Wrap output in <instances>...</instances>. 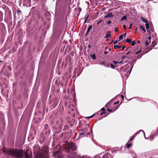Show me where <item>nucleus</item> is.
Wrapping results in <instances>:
<instances>
[{
    "label": "nucleus",
    "mask_w": 158,
    "mask_h": 158,
    "mask_svg": "<svg viewBox=\"0 0 158 158\" xmlns=\"http://www.w3.org/2000/svg\"><path fill=\"white\" fill-rule=\"evenodd\" d=\"M49 157L48 150L45 146L37 151L35 156L36 158H48Z\"/></svg>",
    "instance_id": "nucleus-1"
},
{
    "label": "nucleus",
    "mask_w": 158,
    "mask_h": 158,
    "mask_svg": "<svg viewBox=\"0 0 158 158\" xmlns=\"http://www.w3.org/2000/svg\"><path fill=\"white\" fill-rule=\"evenodd\" d=\"M9 156L11 155L15 158H23V150L15 149L14 150H10L8 151Z\"/></svg>",
    "instance_id": "nucleus-2"
},
{
    "label": "nucleus",
    "mask_w": 158,
    "mask_h": 158,
    "mask_svg": "<svg viewBox=\"0 0 158 158\" xmlns=\"http://www.w3.org/2000/svg\"><path fill=\"white\" fill-rule=\"evenodd\" d=\"M65 147L67 151L71 153L73 151L76 150L77 149L75 144L71 142H67L66 144Z\"/></svg>",
    "instance_id": "nucleus-3"
},
{
    "label": "nucleus",
    "mask_w": 158,
    "mask_h": 158,
    "mask_svg": "<svg viewBox=\"0 0 158 158\" xmlns=\"http://www.w3.org/2000/svg\"><path fill=\"white\" fill-rule=\"evenodd\" d=\"M24 158H32V154L31 150L28 149L24 152Z\"/></svg>",
    "instance_id": "nucleus-4"
},
{
    "label": "nucleus",
    "mask_w": 158,
    "mask_h": 158,
    "mask_svg": "<svg viewBox=\"0 0 158 158\" xmlns=\"http://www.w3.org/2000/svg\"><path fill=\"white\" fill-rule=\"evenodd\" d=\"M62 119L61 118H53L52 120L50 121V123L52 124H54L56 125H57L59 123H62Z\"/></svg>",
    "instance_id": "nucleus-5"
},
{
    "label": "nucleus",
    "mask_w": 158,
    "mask_h": 158,
    "mask_svg": "<svg viewBox=\"0 0 158 158\" xmlns=\"http://www.w3.org/2000/svg\"><path fill=\"white\" fill-rule=\"evenodd\" d=\"M59 102V101L57 98H55L52 101V108H55Z\"/></svg>",
    "instance_id": "nucleus-6"
},
{
    "label": "nucleus",
    "mask_w": 158,
    "mask_h": 158,
    "mask_svg": "<svg viewBox=\"0 0 158 158\" xmlns=\"http://www.w3.org/2000/svg\"><path fill=\"white\" fill-rule=\"evenodd\" d=\"M141 131H142L144 135H145V133L144 131L142 130H140L139 131H138L129 140L128 142H129L130 141H132V140L134 139V138L138 134L139 132H140Z\"/></svg>",
    "instance_id": "nucleus-7"
},
{
    "label": "nucleus",
    "mask_w": 158,
    "mask_h": 158,
    "mask_svg": "<svg viewBox=\"0 0 158 158\" xmlns=\"http://www.w3.org/2000/svg\"><path fill=\"white\" fill-rule=\"evenodd\" d=\"M86 3L89 5L93 6H94L95 5H96V3L94 2V1H89V2H86Z\"/></svg>",
    "instance_id": "nucleus-8"
},
{
    "label": "nucleus",
    "mask_w": 158,
    "mask_h": 158,
    "mask_svg": "<svg viewBox=\"0 0 158 158\" xmlns=\"http://www.w3.org/2000/svg\"><path fill=\"white\" fill-rule=\"evenodd\" d=\"M25 3H26V6L27 7H31V1H23Z\"/></svg>",
    "instance_id": "nucleus-9"
},
{
    "label": "nucleus",
    "mask_w": 158,
    "mask_h": 158,
    "mask_svg": "<svg viewBox=\"0 0 158 158\" xmlns=\"http://www.w3.org/2000/svg\"><path fill=\"white\" fill-rule=\"evenodd\" d=\"M119 105H118L117 106H116L114 109V110H111L109 109H107V111L108 112H113L114 111H115L116 110H117V109L119 107Z\"/></svg>",
    "instance_id": "nucleus-10"
},
{
    "label": "nucleus",
    "mask_w": 158,
    "mask_h": 158,
    "mask_svg": "<svg viewBox=\"0 0 158 158\" xmlns=\"http://www.w3.org/2000/svg\"><path fill=\"white\" fill-rule=\"evenodd\" d=\"M157 44V43L156 42V41H153L152 42V44H151V46H152V48H151L149 50H152V48H154L155 47V46Z\"/></svg>",
    "instance_id": "nucleus-11"
},
{
    "label": "nucleus",
    "mask_w": 158,
    "mask_h": 158,
    "mask_svg": "<svg viewBox=\"0 0 158 158\" xmlns=\"http://www.w3.org/2000/svg\"><path fill=\"white\" fill-rule=\"evenodd\" d=\"M101 65H103L104 66L106 67H109V65L107 64H106L105 61H103L100 64Z\"/></svg>",
    "instance_id": "nucleus-12"
},
{
    "label": "nucleus",
    "mask_w": 158,
    "mask_h": 158,
    "mask_svg": "<svg viewBox=\"0 0 158 158\" xmlns=\"http://www.w3.org/2000/svg\"><path fill=\"white\" fill-rule=\"evenodd\" d=\"M145 25L146 26V28L147 30V31L149 33V35H150V31L148 30V29L149 28V24L148 23H145Z\"/></svg>",
    "instance_id": "nucleus-13"
},
{
    "label": "nucleus",
    "mask_w": 158,
    "mask_h": 158,
    "mask_svg": "<svg viewBox=\"0 0 158 158\" xmlns=\"http://www.w3.org/2000/svg\"><path fill=\"white\" fill-rule=\"evenodd\" d=\"M114 16V15H113L112 13H109L106 16H105V18H107L108 17H112Z\"/></svg>",
    "instance_id": "nucleus-14"
},
{
    "label": "nucleus",
    "mask_w": 158,
    "mask_h": 158,
    "mask_svg": "<svg viewBox=\"0 0 158 158\" xmlns=\"http://www.w3.org/2000/svg\"><path fill=\"white\" fill-rule=\"evenodd\" d=\"M141 19L143 22L145 23H148V20L146 19L143 17H141Z\"/></svg>",
    "instance_id": "nucleus-15"
},
{
    "label": "nucleus",
    "mask_w": 158,
    "mask_h": 158,
    "mask_svg": "<svg viewBox=\"0 0 158 158\" xmlns=\"http://www.w3.org/2000/svg\"><path fill=\"white\" fill-rule=\"evenodd\" d=\"M108 32H109L110 33H107V34H106V35L105 36V38H109L111 36V34H110V32H110V31Z\"/></svg>",
    "instance_id": "nucleus-16"
},
{
    "label": "nucleus",
    "mask_w": 158,
    "mask_h": 158,
    "mask_svg": "<svg viewBox=\"0 0 158 158\" xmlns=\"http://www.w3.org/2000/svg\"><path fill=\"white\" fill-rule=\"evenodd\" d=\"M106 114V115L104 116V117H105L107 116L109 114V113H106V111H104V112H103L101 113L100 114V116H102L103 115V114Z\"/></svg>",
    "instance_id": "nucleus-17"
},
{
    "label": "nucleus",
    "mask_w": 158,
    "mask_h": 158,
    "mask_svg": "<svg viewBox=\"0 0 158 158\" xmlns=\"http://www.w3.org/2000/svg\"><path fill=\"white\" fill-rule=\"evenodd\" d=\"M129 142H127V143L126 144V145L127 146L126 147L128 148H129L131 146L132 144L131 143H129Z\"/></svg>",
    "instance_id": "nucleus-18"
},
{
    "label": "nucleus",
    "mask_w": 158,
    "mask_h": 158,
    "mask_svg": "<svg viewBox=\"0 0 158 158\" xmlns=\"http://www.w3.org/2000/svg\"><path fill=\"white\" fill-rule=\"evenodd\" d=\"M2 13L1 11H0V21L2 20Z\"/></svg>",
    "instance_id": "nucleus-19"
},
{
    "label": "nucleus",
    "mask_w": 158,
    "mask_h": 158,
    "mask_svg": "<svg viewBox=\"0 0 158 158\" xmlns=\"http://www.w3.org/2000/svg\"><path fill=\"white\" fill-rule=\"evenodd\" d=\"M127 16L126 15H125L123 16L121 19L120 20L121 21L123 20H127Z\"/></svg>",
    "instance_id": "nucleus-20"
},
{
    "label": "nucleus",
    "mask_w": 158,
    "mask_h": 158,
    "mask_svg": "<svg viewBox=\"0 0 158 158\" xmlns=\"http://www.w3.org/2000/svg\"><path fill=\"white\" fill-rule=\"evenodd\" d=\"M140 28L144 32H146V30L145 29V28H144V26H143V27L142 26V25H140Z\"/></svg>",
    "instance_id": "nucleus-21"
},
{
    "label": "nucleus",
    "mask_w": 158,
    "mask_h": 158,
    "mask_svg": "<svg viewBox=\"0 0 158 158\" xmlns=\"http://www.w3.org/2000/svg\"><path fill=\"white\" fill-rule=\"evenodd\" d=\"M91 56L92 57L93 59L95 60L96 59V56L95 54L91 55Z\"/></svg>",
    "instance_id": "nucleus-22"
},
{
    "label": "nucleus",
    "mask_w": 158,
    "mask_h": 158,
    "mask_svg": "<svg viewBox=\"0 0 158 158\" xmlns=\"http://www.w3.org/2000/svg\"><path fill=\"white\" fill-rule=\"evenodd\" d=\"M132 41L131 39H127L126 40V42H127L128 43H130Z\"/></svg>",
    "instance_id": "nucleus-23"
},
{
    "label": "nucleus",
    "mask_w": 158,
    "mask_h": 158,
    "mask_svg": "<svg viewBox=\"0 0 158 158\" xmlns=\"http://www.w3.org/2000/svg\"><path fill=\"white\" fill-rule=\"evenodd\" d=\"M92 27L91 25H90L88 27L87 31H88V32H89L90 31V30L92 28Z\"/></svg>",
    "instance_id": "nucleus-24"
},
{
    "label": "nucleus",
    "mask_w": 158,
    "mask_h": 158,
    "mask_svg": "<svg viewBox=\"0 0 158 158\" xmlns=\"http://www.w3.org/2000/svg\"><path fill=\"white\" fill-rule=\"evenodd\" d=\"M151 42V41L149 40V41L147 40L145 43V44L146 46L148 45Z\"/></svg>",
    "instance_id": "nucleus-25"
},
{
    "label": "nucleus",
    "mask_w": 158,
    "mask_h": 158,
    "mask_svg": "<svg viewBox=\"0 0 158 158\" xmlns=\"http://www.w3.org/2000/svg\"><path fill=\"white\" fill-rule=\"evenodd\" d=\"M121 47V46H118V45H114V48L115 49L116 48H120Z\"/></svg>",
    "instance_id": "nucleus-26"
},
{
    "label": "nucleus",
    "mask_w": 158,
    "mask_h": 158,
    "mask_svg": "<svg viewBox=\"0 0 158 158\" xmlns=\"http://www.w3.org/2000/svg\"><path fill=\"white\" fill-rule=\"evenodd\" d=\"M79 135L81 137H83L84 136V133L83 132L80 133Z\"/></svg>",
    "instance_id": "nucleus-27"
},
{
    "label": "nucleus",
    "mask_w": 158,
    "mask_h": 158,
    "mask_svg": "<svg viewBox=\"0 0 158 158\" xmlns=\"http://www.w3.org/2000/svg\"><path fill=\"white\" fill-rule=\"evenodd\" d=\"M135 44V40L132 41L131 43V45L132 46H133Z\"/></svg>",
    "instance_id": "nucleus-28"
},
{
    "label": "nucleus",
    "mask_w": 158,
    "mask_h": 158,
    "mask_svg": "<svg viewBox=\"0 0 158 158\" xmlns=\"http://www.w3.org/2000/svg\"><path fill=\"white\" fill-rule=\"evenodd\" d=\"M123 35H120L119 37V40H122L123 39Z\"/></svg>",
    "instance_id": "nucleus-29"
},
{
    "label": "nucleus",
    "mask_w": 158,
    "mask_h": 158,
    "mask_svg": "<svg viewBox=\"0 0 158 158\" xmlns=\"http://www.w3.org/2000/svg\"><path fill=\"white\" fill-rule=\"evenodd\" d=\"M115 66L112 64H110V67L113 69H115Z\"/></svg>",
    "instance_id": "nucleus-30"
},
{
    "label": "nucleus",
    "mask_w": 158,
    "mask_h": 158,
    "mask_svg": "<svg viewBox=\"0 0 158 158\" xmlns=\"http://www.w3.org/2000/svg\"><path fill=\"white\" fill-rule=\"evenodd\" d=\"M44 127L45 129H48L49 127L47 125L45 124L44 126Z\"/></svg>",
    "instance_id": "nucleus-31"
},
{
    "label": "nucleus",
    "mask_w": 158,
    "mask_h": 158,
    "mask_svg": "<svg viewBox=\"0 0 158 158\" xmlns=\"http://www.w3.org/2000/svg\"><path fill=\"white\" fill-rule=\"evenodd\" d=\"M154 137V136L153 135H152V136H151L150 137V140H152L153 139Z\"/></svg>",
    "instance_id": "nucleus-32"
},
{
    "label": "nucleus",
    "mask_w": 158,
    "mask_h": 158,
    "mask_svg": "<svg viewBox=\"0 0 158 158\" xmlns=\"http://www.w3.org/2000/svg\"><path fill=\"white\" fill-rule=\"evenodd\" d=\"M100 110L102 111V112L106 111V109L104 107H103Z\"/></svg>",
    "instance_id": "nucleus-33"
},
{
    "label": "nucleus",
    "mask_w": 158,
    "mask_h": 158,
    "mask_svg": "<svg viewBox=\"0 0 158 158\" xmlns=\"http://www.w3.org/2000/svg\"><path fill=\"white\" fill-rule=\"evenodd\" d=\"M7 67L11 71V68L10 65H8Z\"/></svg>",
    "instance_id": "nucleus-34"
},
{
    "label": "nucleus",
    "mask_w": 158,
    "mask_h": 158,
    "mask_svg": "<svg viewBox=\"0 0 158 158\" xmlns=\"http://www.w3.org/2000/svg\"><path fill=\"white\" fill-rule=\"evenodd\" d=\"M95 114H93V115H91V116L87 117L86 118H91L92 117H93L95 115Z\"/></svg>",
    "instance_id": "nucleus-35"
},
{
    "label": "nucleus",
    "mask_w": 158,
    "mask_h": 158,
    "mask_svg": "<svg viewBox=\"0 0 158 158\" xmlns=\"http://www.w3.org/2000/svg\"><path fill=\"white\" fill-rule=\"evenodd\" d=\"M121 98H122V101H123V100L124 99V96L123 95H121ZM122 103V102H121V104Z\"/></svg>",
    "instance_id": "nucleus-36"
},
{
    "label": "nucleus",
    "mask_w": 158,
    "mask_h": 158,
    "mask_svg": "<svg viewBox=\"0 0 158 158\" xmlns=\"http://www.w3.org/2000/svg\"><path fill=\"white\" fill-rule=\"evenodd\" d=\"M127 57V56L124 55L122 57V59H123Z\"/></svg>",
    "instance_id": "nucleus-37"
},
{
    "label": "nucleus",
    "mask_w": 158,
    "mask_h": 158,
    "mask_svg": "<svg viewBox=\"0 0 158 158\" xmlns=\"http://www.w3.org/2000/svg\"><path fill=\"white\" fill-rule=\"evenodd\" d=\"M123 28L125 30H126L127 29L126 26L125 25H123Z\"/></svg>",
    "instance_id": "nucleus-38"
},
{
    "label": "nucleus",
    "mask_w": 158,
    "mask_h": 158,
    "mask_svg": "<svg viewBox=\"0 0 158 158\" xmlns=\"http://www.w3.org/2000/svg\"><path fill=\"white\" fill-rule=\"evenodd\" d=\"M132 24H130V25L129 27V29H131V27H132Z\"/></svg>",
    "instance_id": "nucleus-39"
},
{
    "label": "nucleus",
    "mask_w": 158,
    "mask_h": 158,
    "mask_svg": "<svg viewBox=\"0 0 158 158\" xmlns=\"http://www.w3.org/2000/svg\"><path fill=\"white\" fill-rule=\"evenodd\" d=\"M130 51H129V52L126 53L124 55H125V56H127V55H128V54H129L130 53Z\"/></svg>",
    "instance_id": "nucleus-40"
},
{
    "label": "nucleus",
    "mask_w": 158,
    "mask_h": 158,
    "mask_svg": "<svg viewBox=\"0 0 158 158\" xmlns=\"http://www.w3.org/2000/svg\"><path fill=\"white\" fill-rule=\"evenodd\" d=\"M125 48V46L124 45L122 47V50H123Z\"/></svg>",
    "instance_id": "nucleus-41"
},
{
    "label": "nucleus",
    "mask_w": 158,
    "mask_h": 158,
    "mask_svg": "<svg viewBox=\"0 0 158 158\" xmlns=\"http://www.w3.org/2000/svg\"><path fill=\"white\" fill-rule=\"evenodd\" d=\"M113 62L114 63V64H117L118 63V62H116V61H113Z\"/></svg>",
    "instance_id": "nucleus-42"
},
{
    "label": "nucleus",
    "mask_w": 158,
    "mask_h": 158,
    "mask_svg": "<svg viewBox=\"0 0 158 158\" xmlns=\"http://www.w3.org/2000/svg\"><path fill=\"white\" fill-rule=\"evenodd\" d=\"M102 20H100L98 23H97V24H99L100 23L102 22Z\"/></svg>",
    "instance_id": "nucleus-43"
},
{
    "label": "nucleus",
    "mask_w": 158,
    "mask_h": 158,
    "mask_svg": "<svg viewBox=\"0 0 158 158\" xmlns=\"http://www.w3.org/2000/svg\"><path fill=\"white\" fill-rule=\"evenodd\" d=\"M115 31L117 32L118 31V29L117 28H116L115 29Z\"/></svg>",
    "instance_id": "nucleus-44"
},
{
    "label": "nucleus",
    "mask_w": 158,
    "mask_h": 158,
    "mask_svg": "<svg viewBox=\"0 0 158 158\" xmlns=\"http://www.w3.org/2000/svg\"><path fill=\"white\" fill-rule=\"evenodd\" d=\"M119 101H118L117 102H114V104L116 105V104H118L119 103Z\"/></svg>",
    "instance_id": "nucleus-45"
},
{
    "label": "nucleus",
    "mask_w": 158,
    "mask_h": 158,
    "mask_svg": "<svg viewBox=\"0 0 158 158\" xmlns=\"http://www.w3.org/2000/svg\"><path fill=\"white\" fill-rule=\"evenodd\" d=\"M80 156L79 158H86L85 156H83L82 157H81L80 156Z\"/></svg>",
    "instance_id": "nucleus-46"
},
{
    "label": "nucleus",
    "mask_w": 158,
    "mask_h": 158,
    "mask_svg": "<svg viewBox=\"0 0 158 158\" xmlns=\"http://www.w3.org/2000/svg\"><path fill=\"white\" fill-rule=\"evenodd\" d=\"M21 11L20 10H17V13L18 14H19V13H21Z\"/></svg>",
    "instance_id": "nucleus-47"
},
{
    "label": "nucleus",
    "mask_w": 158,
    "mask_h": 158,
    "mask_svg": "<svg viewBox=\"0 0 158 158\" xmlns=\"http://www.w3.org/2000/svg\"><path fill=\"white\" fill-rule=\"evenodd\" d=\"M111 23V22L110 20H109L107 22V24H109Z\"/></svg>",
    "instance_id": "nucleus-48"
},
{
    "label": "nucleus",
    "mask_w": 158,
    "mask_h": 158,
    "mask_svg": "<svg viewBox=\"0 0 158 158\" xmlns=\"http://www.w3.org/2000/svg\"><path fill=\"white\" fill-rule=\"evenodd\" d=\"M62 127V125H60V126L59 127V129H61Z\"/></svg>",
    "instance_id": "nucleus-49"
},
{
    "label": "nucleus",
    "mask_w": 158,
    "mask_h": 158,
    "mask_svg": "<svg viewBox=\"0 0 158 158\" xmlns=\"http://www.w3.org/2000/svg\"><path fill=\"white\" fill-rule=\"evenodd\" d=\"M142 50H139L137 52H136V53H135V54H138L140 52H141V51Z\"/></svg>",
    "instance_id": "nucleus-50"
},
{
    "label": "nucleus",
    "mask_w": 158,
    "mask_h": 158,
    "mask_svg": "<svg viewBox=\"0 0 158 158\" xmlns=\"http://www.w3.org/2000/svg\"><path fill=\"white\" fill-rule=\"evenodd\" d=\"M118 42V41L117 40H116L115 41H114V44H116Z\"/></svg>",
    "instance_id": "nucleus-51"
},
{
    "label": "nucleus",
    "mask_w": 158,
    "mask_h": 158,
    "mask_svg": "<svg viewBox=\"0 0 158 158\" xmlns=\"http://www.w3.org/2000/svg\"><path fill=\"white\" fill-rule=\"evenodd\" d=\"M88 33L89 32H88V31H87L86 32L85 34V36H86L87 35H88Z\"/></svg>",
    "instance_id": "nucleus-52"
},
{
    "label": "nucleus",
    "mask_w": 158,
    "mask_h": 158,
    "mask_svg": "<svg viewBox=\"0 0 158 158\" xmlns=\"http://www.w3.org/2000/svg\"><path fill=\"white\" fill-rule=\"evenodd\" d=\"M104 54H107V52H106V51H105L104 52Z\"/></svg>",
    "instance_id": "nucleus-53"
},
{
    "label": "nucleus",
    "mask_w": 158,
    "mask_h": 158,
    "mask_svg": "<svg viewBox=\"0 0 158 158\" xmlns=\"http://www.w3.org/2000/svg\"><path fill=\"white\" fill-rule=\"evenodd\" d=\"M108 107V105H107V103L106 104L105 106V107H106V108H107Z\"/></svg>",
    "instance_id": "nucleus-54"
},
{
    "label": "nucleus",
    "mask_w": 158,
    "mask_h": 158,
    "mask_svg": "<svg viewBox=\"0 0 158 158\" xmlns=\"http://www.w3.org/2000/svg\"><path fill=\"white\" fill-rule=\"evenodd\" d=\"M87 19H85V21H84V23H85L86 22V21H87Z\"/></svg>",
    "instance_id": "nucleus-55"
},
{
    "label": "nucleus",
    "mask_w": 158,
    "mask_h": 158,
    "mask_svg": "<svg viewBox=\"0 0 158 158\" xmlns=\"http://www.w3.org/2000/svg\"><path fill=\"white\" fill-rule=\"evenodd\" d=\"M151 30L153 32L154 31V29H152V28L151 29Z\"/></svg>",
    "instance_id": "nucleus-56"
},
{
    "label": "nucleus",
    "mask_w": 158,
    "mask_h": 158,
    "mask_svg": "<svg viewBox=\"0 0 158 158\" xmlns=\"http://www.w3.org/2000/svg\"><path fill=\"white\" fill-rule=\"evenodd\" d=\"M151 39V36H149L148 37V39L149 40H150Z\"/></svg>",
    "instance_id": "nucleus-57"
},
{
    "label": "nucleus",
    "mask_w": 158,
    "mask_h": 158,
    "mask_svg": "<svg viewBox=\"0 0 158 158\" xmlns=\"http://www.w3.org/2000/svg\"><path fill=\"white\" fill-rule=\"evenodd\" d=\"M89 15H88L86 17L85 19H88V18H89Z\"/></svg>",
    "instance_id": "nucleus-58"
},
{
    "label": "nucleus",
    "mask_w": 158,
    "mask_h": 158,
    "mask_svg": "<svg viewBox=\"0 0 158 158\" xmlns=\"http://www.w3.org/2000/svg\"><path fill=\"white\" fill-rule=\"evenodd\" d=\"M156 133L157 134V135H158V129L157 130V131L156 132Z\"/></svg>",
    "instance_id": "nucleus-59"
},
{
    "label": "nucleus",
    "mask_w": 158,
    "mask_h": 158,
    "mask_svg": "<svg viewBox=\"0 0 158 158\" xmlns=\"http://www.w3.org/2000/svg\"><path fill=\"white\" fill-rule=\"evenodd\" d=\"M88 47L89 48H90V47H91L90 45H88Z\"/></svg>",
    "instance_id": "nucleus-60"
},
{
    "label": "nucleus",
    "mask_w": 158,
    "mask_h": 158,
    "mask_svg": "<svg viewBox=\"0 0 158 158\" xmlns=\"http://www.w3.org/2000/svg\"><path fill=\"white\" fill-rule=\"evenodd\" d=\"M71 110H72V111H74V108H72V109H71Z\"/></svg>",
    "instance_id": "nucleus-61"
},
{
    "label": "nucleus",
    "mask_w": 158,
    "mask_h": 158,
    "mask_svg": "<svg viewBox=\"0 0 158 158\" xmlns=\"http://www.w3.org/2000/svg\"><path fill=\"white\" fill-rule=\"evenodd\" d=\"M138 44H139L140 43V40H139L138 41Z\"/></svg>",
    "instance_id": "nucleus-62"
},
{
    "label": "nucleus",
    "mask_w": 158,
    "mask_h": 158,
    "mask_svg": "<svg viewBox=\"0 0 158 158\" xmlns=\"http://www.w3.org/2000/svg\"><path fill=\"white\" fill-rule=\"evenodd\" d=\"M129 49V48L128 47V48H127V49H126V50H125V51H126V50H127V49Z\"/></svg>",
    "instance_id": "nucleus-63"
},
{
    "label": "nucleus",
    "mask_w": 158,
    "mask_h": 158,
    "mask_svg": "<svg viewBox=\"0 0 158 158\" xmlns=\"http://www.w3.org/2000/svg\"><path fill=\"white\" fill-rule=\"evenodd\" d=\"M3 62V61H2L0 60V62H2V63Z\"/></svg>",
    "instance_id": "nucleus-64"
}]
</instances>
